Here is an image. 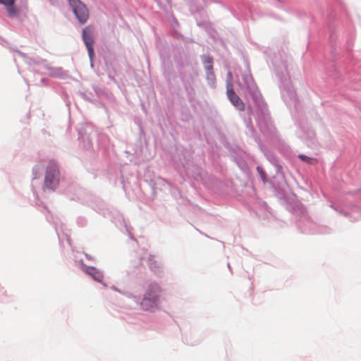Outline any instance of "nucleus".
Masks as SVG:
<instances>
[{"mask_svg":"<svg viewBox=\"0 0 361 361\" xmlns=\"http://www.w3.org/2000/svg\"><path fill=\"white\" fill-rule=\"evenodd\" d=\"M59 171L56 164L51 161L46 169L43 189L54 190L59 181Z\"/></svg>","mask_w":361,"mask_h":361,"instance_id":"obj_1","label":"nucleus"},{"mask_svg":"<svg viewBox=\"0 0 361 361\" xmlns=\"http://www.w3.org/2000/svg\"><path fill=\"white\" fill-rule=\"evenodd\" d=\"M69 4L81 24H85L89 18V11L80 0H68Z\"/></svg>","mask_w":361,"mask_h":361,"instance_id":"obj_2","label":"nucleus"},{"mask_svg":"<svg viewBox=\"0 0 361 361\" xmlns=\"http://www.w3.org/2000/svg\"><path fill=\"white\" fill-rule=\"evenodd\" d=\"M94 28L91 25L86 26L82 30V40L87 47L88 55L92 59L94 56Z\"/></svg>","mask_w":361,"mask_h":361,"instance_id":"obj_3","label":"nucleus"},{"mask_svg":"<svg viewBox=\"0 0 361 361\" xmlns=\"http://www.w3.org/2000/svg\"><path fill=\"white\" fill-rule=\"evenodd\" d=\"M226 89L228 97L231 102L233 104V105L235 107H236L238 110L243 111L245 109L244 103L243 102L242 99L233 91V85L231 82H228L227 84Z\"/></svg>","mask_w":361,"mask_h":361,"instance_id":"obj_4","label":"nucleus"},{"mask_svg":"<svg viewBox=\"0 0 361 361\" xmlns=\"http://www.w3.org/2000/svg\"><path fill=\"white\" fill-rule=\"evenodd\" d=\"M149 293H144L142 300L140 302L143 310L149 311L157 307L159 300L156 299L155 295L153 297L149 296Z\"/></svg>","mask_w":361,"mask_h":361,"instance_id":"obj_5","label":"nucleus"},{"mask_svg":"<svg viewBox=\"0 0 361 361\" xmlns=\"http://www.w3.org/2000/svg\"><path fill=\"white\" fill-rule=\"evenodd\" d=\"M161 290L159 286L157 283H152L147 286L145 293H149L150 297H153L154 295L156 296V299L159 300L160 293Z\"/></svg>","mask_w":361,"mask_h":361,"instance_id":"obj_6","label":"nucleus"},{"mask_svg":"<svg viewBox=\"0 0 361 361\" xmlns=\"http://www.w3.org/2000/svg\"><path fill=\"white\" fill-rule=\"evenodd\" d=\"M15 0H0V4H4L9 14L13 15L16 13L14 7Z\"/></svg>","mask_w":361,"mask_h":361,"instance_id":"obj_7","label":"nucleus"},{"mask_svg":"<svg viewBox=\"0 0 361 361\" xmlns=\"http://www.w3.org/2000/svg\"><path fill=\"white\" fill-rule=\"evenodd\" d=\"M87 273L92 276V278L97 281H101L102 280V275L101 273L96 270L94 267L89 268L87 270Z\"/></svg>","mask_w":361,"mask_h":361,"instance_id":"obj_8","label":"nucleus"},{"mask_svg":"<svg viewBox=\"0 0 361 361\" xmlns=\"http://www.w3.org/2000/svg\"><path fill=\"white\" fill-rule=\"evenodd\" d=\"M212 63L213 60L211 57L204 56V63L205 64V66L209 65L210 68H212Z\"/></svg>","mask_w":361,"mask_h":361,"instance_id":"obj_9","label":"nucleus"},{"mask_svg":"<svg viewBox=\"0 0 361 361\" xmlns=\"http://www.w3.org/2000/svg\"><path fill=\"white\" fill-rule=\"evenodd\" d=\"M298 157H299L301 160H302V161H306V162H311L312 161H314V159H311V158H310V157H307V156H305V155H303V154H300V155L298 156Z\"/></svg>","mask_w":361,"mask_h":361,"instance_id":"obj_10","label":"nucleus"},{"mask_svg":"<svg viewBox=\"0 0 361 361\" xmlns=\"http://www.w3.org/2000/svg\"><path fill=\"white\" fill-rule=\"evenodd\" d=\"M149 267H150L151 269H152L153 271H156L155 269L158 267V265H157V262H151L149 264Z\"/></svg>","mask_w":361,"mask_h":361,"instance_id":"obj_11","label":"nucleus"},{"mask_svg":"<svg viewBox=\"0 0 361 361\" xmlns=\"http://www.w3.org/2000/svg\"><path fill=\"white\" fill-rule=\"evenodd\" d=\"M257 170H258V171L259 172V173H260V176H261L262 178V179H264V178H265V173H264L263 171H260V169H259V167L257 168Z\"/></svg>","mask_w":361,"mask_h":361,"instance_id":"obj_12","label":"nucleus"},{"mask_svg":"<svg viewBox=\"0 0 361 361\" xmlns=\"http://www.w3.org/2000/svg\"><path fill=\"white\" fill-rule=\"evenodd\" d=\"M205 66H206L207 70H208V71H211L212 69V68H210L209 65H207Z\"/></svg>","mask_w":361,"mask_h":361,"instance_id":"obj_13","label":"nucleus"}]
</instances>
